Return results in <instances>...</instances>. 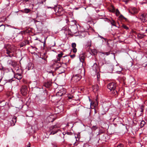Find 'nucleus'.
<instances>
[{
    "mask_svg": "<svg viewBox=\"0 0 147 147\" xmlns=\"http://www.w3.org/2000/svg\"><path fill=\"white\" fill-rule=\"evenodd\" d=\"M5 49H6V53L8 55L7 56V57H11L14 56L13 48L12 46L7 44L5 47Z\"/></svg>",
    "mask_w": 147,
    "mask_h": 147,
    "instance_id": "f257e3e1",
    "label": "nucleus"
},
{
    "mask_svg": "<svg viewBox=\"0 0 147 147\" xmlns=\"http://www.w3.org/2000/svg\"><path fill=\"white\" fill-rule=\"evenodd\" d=\"M78 30L77 26L75 24L74 25L69 26L68 32L69 34H74L76 33Z\"/></svg>",
    "mask_w": 147,
    "mask_h": 147,
    "instance_id": "f03ea898",
    "label": "nucleus"
},
{
    "mask_svg": "<svg viewBox=\"0 0 147 147\" xmlns=\"http://www.w3.org/2000/svg\"><path fill=\"white\" fill-rule=\"evenodd\" d=\"M56 15L58 16H60L63 15L64 13V11L63 8L59 6L58 7H56L54 9Z\"/></svg>",
    "mask_w": 147,
    "mask_h": 147,
    "instance_id": "7ed1b4c3",
    "label": "nucleus"
},
{
    "mask_svg": "<svg viewBox=\"0 0 147 147\" xmlns=\"http://www.w3.org/2000/svg\"><path fill=\"white\" fill-rule=\"evenodd\" d=\"M50 130L51 131L50 134L53 135H54L57 133L59 130L56 125L51 126L50 127Z\"/></svg>",
    "mask_w": 147,
    "mask_h": 147,
    "instance_id": "20e7f679",
    "label": "nucleus"
},
{
    "mask_svg": "<svg viewBox=\"0 0 147 147\" xmlns=\"http://www.w3.org/2000/svg\"><path fill=\"white\" fill-rule=\"evenodd\" d=\"M81 76L79 74H75L73 76L72 80L74 82H77L79 81L81 79Z\"/></svg>",
    "mask_w": 147,
    "mask_h": 147,
    "instance_id": "39448f33",
    "label": "nucleus"
},
{
    "mask_svg": "<svg viewBox=\"0 0 147 147\" xmlns=\"http://www.w3.org/2000/svg\"><path fill=\"white\" fill-rule=\"evenodd\" d=\"M21 93L23 96H25L27 93V88L26 86H23L20 89Z\"/></svg>",
    "mask_w": 147,
    "mask_h": 147,
    "instance_id": "423d86ee",
    "label": "nucleus"
},
{
    "mask_svg": "<svg viewBox=\"0 0 147 147\" xmlns=\"http://www.w3.org/2000/svg\"><path fill=\"white\" fill-rule=\"evenodd\" d=\"M140 19L144 22L147 21V13H144L142 14L140 16Z\"/></svg>",
    "mask_w": 147,
    "mask_h": 147,
    "instance_id": "0eeeda50",
    "label": "nucleus"
},
{
    "mask_svg": "<svg viewBox=\"0 0 147 147\" xmlns=\"http://www.w3.org/2000/svg\"><path fill=\"white\" fill-rule=\"evenodd\" d=\"M116 88V85L113 82L109 83L107 86V88L109 89L111 91L112 90H115Z\"/></svg>",
    "mask_w": 147,
    "mask_h": 147,
    "instance_id": "6e6552de",
    "label": "nucleus"
},
{
    "mask_svg": "<svg viewBox=\"0 0 147 147\" xmlns=\"http://www.w3.org/2000/svg\"><path fill=\"white\" fill-rule=\"evenodd\" d=\"M54 67L55 70H57L59 68L60 69L62 68L61 62L60 63L58 62H55L54 64Z\"/></svg>",
    "mask_w": 147,
    "mask_h": 147,
    "instance_id": "1a4fd4ad",
    "label": "nucleus"
},
{
    "mask_svg": "<svg viewBox=\"0 0 147 147\" xmlns=\"http://www.w3.org/2000/svg\"><path fill=\"white\" fill-rule=\"evenodd\" d=\"M62 66L63 67V69L60 72V73L62 74L65 72V70L67 67V63L66 62L64 63L63 62H61Z\"/></svg>",
    "mask_w": 147,
    "mask_h": 147,
    "instance_id": "9d476101",
    "label": "nucleus"
},
{
    "mask_svg": "<svg viewBox=\"0 0 147 147\" xmlns=\"http://www.w3.org/2000/svg\"><path fill=\"white\" fill-rule=\"evenodd\" d=\"M22 12L25 13H28L31 11V10L29 8H25L23 10H22L20 11Z\"/></svg>",
    "mask_w": 147,
    "mask_h": 147,
    "instance_id": "9b49d317",
    "label": "nucleus"
},
{
    "mask_svg": "<svg viewBox=\"0 0 147 147\" xmlns=\"http://www.w3.org/2000/svg\"><path fill=\"white\" fill-rule=\"evenodd\" d=\"M14 77L18 80H20L22 78L21 74L18 73L14 75Z\"/></svg>",
    "mask_w": 147,
    "mask_h": 147,
    "instance_id": "f8f14e48",
    "label": "nucleus"
},
{
    "mask_svg": "<svg viewBox=\"0 0 147 147\" xmlns=\"http://www.w3.org/2000/svg\"><path fill=\"white\" fill-rule=\"evenodd\" d=\"M91 44L92 41L91 40L89 39L87 41L86 44L85 45V47L86 48H88V49H89L91 46Z\"/></svg>",
    "mask_w": 147,
    "mask_h": 147,
    "instance_id": "ddd939ff",
    "label": "nucleus"
},
{
    "mask_svg": "<svg viewBox=\"0 0 147 147\" xmlns=\"http://www.w3.org/2000/svg\"><path fill=\"white\" fill-rule=\"evenodd\" d=\"M16 122V117L15 116H14L12 118V120L11 122V125L12 126L14 125Z\"/></svg>",
    "mask_w": 147,
    "mask_h": 147,
    "instance_id": "4468645a",
    "label": "nucleus"
},
{
    "mask_svg": "<svg viewBox=\"0 0 147 147\" xmlns=\"http://www.w3.org/2000/svg\"><path fill=\"white\" fill-rule=\"evenodd\" d=\"M82 70L79 67H77L75 69L76 74H79L81 73Z\"/></svg>",
    "mask_w": 147,
    "mask_h": 147,
    "instance_id": "2eb2a0df",
    "label": "nucleus"
},
{
    "mask_svg": "<svg viewBox=\"0 0 147 147\" xmlns=\"http://www.w3.org/2000/svg\"><path fill=\"white\" fill-rule=\"evenodd\" d=\"M51 82L50 81H48L44 83V86L47 88H49L51 85Z\"/></svg>",
    "mask_w": 147,
    "mask_h": 147,
    "instance_id": "dca6fc26",
    "label": "nucleus"
},
{
    "mask_svg": "<svg viewBox=\"0 0 147 147\" xmlns=\"http://www.w3.org/2000/svg\"><path fill=\"white\" fill-rule=\"evenodd\" d=\"M92 67L93 70L96 72L98 68V66L97 64L96 63H95Z\"/></svg>",
    "mask_w": 147,
    "mask_h": 147,
    "instance_id": "f3484780",
    "label": "nucleus"
},
{
    "mask_svg": "<svg viewBox=\"0 0 147 147\" xmlns=\"http://www.w3.org/2000/svg\"><path fill=\"white\" fill-rule=\"evenodd\" d=\"M80 61L82 63V65H83V63L84 62L85 57L83 55H80Z\"/></svg>",
    "mask_w": 147,
    "mask_h": 147,
    "instance_id": "a211bd4d",
    "label": "nucleus"
},
{
    "mask_svg": "<svg viewBox=\"0 0 147 147\" xmlns=\"http://www.w3.org/2000/svg\"><path fill=\"white\" fill-rule=\"evenodd\" d=\"M7 63L9 65H11L13 66H14L16 65V63L15 61L10 60H9L8 61Z\"/></svg>",
    "mask_w": 147,
    "mask_h": 147,
    "instance_id": "6ab92c4d",
    "label": "nucleus"
},
{
    "mask_svg": "<svg viewBox=\"0 0 147 147\" xmlns=\"http://www.w3.org/2000/svg\"><path fill=\"white\" fill-rule=\"evenodd\" d=\"M93 89L96 91H98L100 89L99 85L97 84H96L93 86Z\"/></svg>",
    "mask_w": 147,
    "mask_h": 147,
    "instance_id": "aec40b11",
    "label": "nucleus"
},
{
    "mask_svg": "<svg viewBox=\"0 0 147 147\" xmlns=\"http://www.w3.org/2000/svg\"><path fill=\"white\" fill-rule=\"evenodd\" d=\"M17 37L20 38V40H22L23 37L22 32H21L19 33L17 36Z\"/></svg>",
    "mask_w": 147,
    "mask_h": 147,
    "instance_id": "412c9836",
    "label": "nucleus"
},
{
    "mask_svg": "<svg viewBox=\"0 0 147 147\" xmlns=\"http://www.w3.org/2000/svg\"><path fill=\"white\" fill-rule=\"evenodd\" d=\"M144 35L143 34H137V37L138 38H142L144 37Z\"/></svg>",
    "mask_w": 147,
    "mask_h": 147,
    "instance_id": "4be33fe9",
    "label": "nucleus"
},
{
    "mask_svg": "<svg viewBox=\"0 0 147 147\" xmlns=\"http://www.w3.org/2000/svg\"><path fill=\"white\" fill-rule=\"evenodd\" d=\"M63 55V53H61L60 54H59L58 55V57L59 58H57V59L58 61H59L60 60V58L62 56V55Z\"/></svg>",
    "mask_w": 147,
    "mask_h": 147,
    "instance_id": "5701e85b",
    "label": "nucleus"
},
{
    "mask_svg": "<svg viewBox=\"0 0 147 147\" xmlns=\"http://www.w3.org/2000/svg\"><path fill=\"white\" fill-rule=\"evenodd\" d=\"M112 94H113L114 95H117L118 94V92L117 90H115H115H112Z\"/></svg>",
    "mask_w": 147,
    "mask_h": 147,
    "instance_id": "b1692460",
    "label": "nucleus"
},
{
    "mask_svg": "<svg viewBox=\"0 0 147 147\" xmlns=\"http://www.w3.org/2000/svg\"><path fill=\"white\" fill-rule=\"evenodd\" d=\"M97 83H98L99 84H100L99 80V79L100 78V74L98 73L97 74Z\"/></svg>",
    "mask_w": 147,
    "mask_h": 147,
    "instance_id": "393cba45",
    "label": "nucleus"
},
{
    "mask_svg": "<svg viewBox=\"0 0 147 147\" xmlns=\"http://www.w3.org/2000/svg\"><path fill=\"white\" fill-rule=\"evenodd\" d=\"M47 57H46V58L44 57H43L41 58L43 60H44V62L43 63V64H45L47 63Z\"/></svg>",
    "mask_w": 147,
    "mask_h": 147,
    "instance_id": "a878e982",
    "label": "nucleus"
},
{
    "mask_svg": "<svg viewBox=\"0 0 147 147\" xmlns=\"http://www.w3.org/2000/svg\"><path fill=\"white\" fill-rule=\"evenodd\" d=\"M91 52L93 53V55H96L97 54V52L96 50L92 49L91 50Z\"/></svg>",
    "mask_w": 147,
    "mask_h": 147,
    "instance_id": "bb28decb",
    "label": "nucleus"
},
{
    "mask_svg": "<svg viewBox=\"0 0 147 147\" xmlns=\"http://www.w3.org/2000/svg\"><path fill=\"white\" fill-rule=\"evenodd\" d=\"M109 68L110 69H111L112 71L114 70V69H115L114 65H111L110 66Z\"/></svg>",
    "mask_w": 147,
    "mask_h": 147,
    "instance_id": "cd10ccee",
    "label": "nucleus"
},
{
    "mask_svg": "<svg viewBox=\"0 0 147 147\" xmlns=\"http://www.w3.org/2000/svg\"><path fill=\"white\" fill-rule=\"evenodd\" d=\"M111 23L112 26H116L115 22L113 20L111 21Z\"/></svg>",
    "mask_w": 147,
    "mask_h": 147,
    "instance_id": "c85d7f7f",
    "label": "nucleus"
},
{
    "mask_svg": "<svg viewBox=\"0 0 147 147\" xmlns=\"http://www.w3.org/2000/svg\"><path fill=\"white\" fill-rule=\"evenodd\" d=\"M119 18L120 19H121V20L125 19V20H126V18H125L123 16L121 15L119 17Z\"/></svg>",
    "mask_w": 147,
    "mask_h": 147,
    "instance_id": "c756f323",
    "label": "nucleus"
},
{
    "mask_svg": "<svg viewBox=\"0 0 147 147\" xmlns=\"http://www.w3.org/2000/svg\"><path fill=\"white\" fill-rule=\"evenodd\" d=\"M116 67H119V70H117L116 69V67H115V71H116L117 72H120L121 71V70H122L121 68V67H118V66H117Z\"/></svg>",
    "mask_w": 147,
    "mask_h": 147,
    "instance_id": "7c9ffc66",
    "label": "nucleus"
},
{
    "mask_svg": "<svg viewBox=\"0 0 147 147\" xmlns=\"http://www.w3.org/2000/svg\"><path fill=\"white\" fill-rule=\"evenodd\" d=\"M71 46L73 48H76V44L75 43H73L71 45Z\"/></svg>",
    "mask_w": 147,
    "mask_h": 147,
    "instance_id": "2f4dec72",
    "label": "nucleus"
},
{
    "mask_svg": "<svg viewBox=\"0 0 147 147\" xmlns=\"http://www.w3.org/2000/svg\"><path fill=\"white\" fill-rule=\"evenodd\" d=\"M145 122L144 121H141V127H143L145 124Z\"/></svg>",
    "mask_w": 147,
    "mask_h": 147,
    "instance_id": "473e14b6",
    "label": "nucleus"
},
{
    "mask_svg": "<svg viewBox=\"0 0 147 147\" xmlns=\"http://www.w3.org/2000/svg\"><path fill=\"white\" fill-rule=\"evenodd\" d=\"M1 28L2 30H4L5 28V26L4 25H1L0 26V29Z\"/></svg>",
    "mask_w": 147,
    "mask_h": 147,
    "instance_id": "72a5a7b5",
    "label": "nucleus"
},
{
    "mask_svg": "<svg viewBox=\"0 0 147 147\" xmlns=\"http://www.w3.org/2000/svg\"><path fill=\"white\" fill-rule=\"evenodd\" d=\"M25 45V43L23 42L21 43L20 45V47H22Z\"/></svg>",
    "mask_w": 147,
    "mask_h": 147,
    "instance_id": "f704fd0d",
    "label": "nucleus"
},
{
    "mask_svg": "<svg viewBox=\"0 0 147 147\" xmlns=\"http://www.w3.org/2000/svg\"><path fill=\"white\" fill-rule=\"evenodd\" d=\"M143 106L142 105L140 108V111L141 112H143L144 111Z\"/></svg>",
    "mask_w": 147,
    "mask_h": 147,
    "instance_id": "c9c22d12",
    "label": "nucleus"
},
{
    "mask_svg": "<svg viewBox=\"0 0 147 147\" xmlns=\"http://www.w3.org/2000/svg\"><path fill=\"white\" fill-rule=\"evenodd\" d=\"M53 146V147H57V146L56 144V143L55 142H53L51 143Z\"/></svg>",
    "mask_w": 147,
    "mask_h": 147,
    "instance_id": "e433bc0d",
    "label": "nucleus"
},
{
    "mask_svg": "<svg viewBox=\"0 0 147 147\" xmlns=\"http://www.w3.org/2000/svg\"><path fill=\"white\" fill-rule=\"evenodd\" d=\"M116 14L117 16H118L119 15L120 12L118 9H116Z\"/></svg>",
    "mask_w": 147,
    "mask_h": 147,
    "instance_id": "4c0bfd02",
    "label": "nucleus"
},
{
    "mask_svg": "<svg viewBox=\"0 0 147 147\" xmlns=\"http://www.w3.org/2000/svg\"><path fill=\"white\" fill-rule=\"evenodd\" d=\"M97 129V127L96 126H93L92 127V129L95 130Z\"/></svg>",
    "mask_w": 147,
    "mask_h": 147,
    "instance_id": "58836bf2",
    "label": "nucleus"
},
{
    "mask_svg": "<svg viewBox=\"0 0 147 147\" xmlns=\"http://www.w3.org/2000/svg\"><path fill=\"white\" fill-rule=\"evenodd\" d=\"M122 26L126 30H128L129 29V28L125 25H123Z\"/></svg>",
    "mask_w": 147,
    "mask_h": 147,
    "instance_id": "ea45409f",
    "label": "nucleus"
},
{
    "mask_svg": "<svg viewBox=\"0 0 147 147\" xmlns=\"http://www.w3.org/2000/svg\"><path fill=\"white\" fill-rule=\"evenodd\" d=\"M56 5H55V6L54 7H48L47 6V7L48 9L49 8H51L53 9H54L55 8H56Z\"/></svg>",
    "mask_w": 147,
    "mask_h": 147,
    "instance_id": "a19ab883",
    "label": "nucleus"
},
{
    "mask_svg": "<svg viewBox=\"0 0 147 147\" xmlns=\"http://www.w3.org/2000/svg\"><path fill=\"white\" fill-rule=\"evenodd\" d=\"M65 134H67L68 135H71L72 134V133L70 132H65Z\"/></svg>",
    "mask_w": 147,
    "mask_h": 147,
    "instance_id": "79ce46f5",
    "label": "nucleus"
},
{
    "mask_svg": "<svg viewBox=\"0 0 147 147\" xmlns=\"http://www.w3.org/2000/svg\"><path fill=\"white\" fill-rule=\"evenodd\" d=\"M46 0H42L40 2L38 3L40 4H43V2H45Z\"/></svg>",
    "mask_w": 147,
    "mask_h": 147,
    "instance_id": "37998d69",
    "label": "nucleus"
},
{
    "mask_svg": "<svg viewBox=\"0 0 147 147\" xmlns=\"http://www.w3.org/2000/svg\"><path fill=\"white\" fill-rule=\"evenodd\" d=\"M47 38H45H45H44V42H42V43H43V45H44V46H45V43H46V40L47 39Z\"/></svg>",
    "mask_w": 147,
    "mask_h": 147,
    "instance_id": "c03bdc74",
    "label": "nucleus"
},
{
    "mask_svg": "<svg viewBox=\"0 0 147 147\" xmlns=\"http://www.w3.org/2000/svg\"><path fill=\"white\" fill-rule=\"evenodd\" d=\"M63 67H62L61 68H59V69H58V70L59 71L58 72L59 73V74H61L60 73V72H61V71H62V70L63 69Z\"/></svg>",
    "mask_w": 147,
    "mask_h": 147,
    "instance_id": "a18cd8bd",
    "label": "nucleus"
},
{
    "mask_svg": "<svg viewBox=\"0 0 147 147\" xmlns=\"http://www.w3.org/2000/svg\"><path fill=\"white\" fill-rule=\"evenodd\" d=\"M117 147H123V145L121 144H120L118 145Z\"/></svg>",
    "mask_w": 147,
    "mask_h": 147,
    "instance_id": "49530a36",
    "label": "nucleus"
},
{
    "mask_svg": "<svg viewBox=\"0 0 147 147\" xmlns=\"http://www.w3.org/2000/svg\"><path fill=\"white\" fill-rule=\"evenodd\" d=\"M73 51L74 53H76L77 51V49L76 48H73Z\"/></svg>",
    "mask_w": 147,
    "mask_h": 147,
    "instance_id": "de8ad7c7",
    "label": "nucleus"
},
{
    "mask_svg": "<svg viewBox=\"0 0 147 147\" xmlns=\"http://www.w3.org/2000/svg\"><path fill=\"white\" fill-rule=\"evenodd\" d=\"M68 97L69 99H71L72 98H73V96L70 95V96H68Z\"/></svg>",
    "mask_w": 147,
    "mask_h": 147,
    "instance_id": "09e8293b",
    "label": "nucleus"
},
{
    "mask_svg": "<svg viewBox=\"0 0 147 147\" xmlns=\"http://www.w3.org/2000/svg\"><path fill=\"white\" fill-rule=\"evenodd\" d=\"M23 42L25 43V45L29 43V41L27 40H26Z\"/></svg>",
    "mask_w": 147,
    "mask_h": 147,
    "instance_id": "8fccbe9b",
    "label": "nucleus"
},
{
    "mask_svg": "<svg viewBox=\"0 0 147 147\" xmlns=\"http://www.w3.org/2000/svg\"><path fill=\"white\" fill-rule=\"evenodd\" d=\"M75 55L74 54H73V55H70V57L72 58H74L75 57Z\"/></svg>",
    "mask_w": 147,
    "mask_h": 147,
    "instance_id": "3c124183",
    "label": "nucleus"
},
{
    "mask_svg": "<svg viewBox=\"0 0 147 147\" xmlns=\"http://www.w3.org/2000/svg\"><path fill=\"white\" fill-rule=\"evenodd\" d=\"M102 53L104 54H106L107 55H108L109 54V53L108 52L103 53Z\"/></svg>",
    "mask_w": 147,
    "mask_h": 147,
    "instance_id": "603ef678",
    "label": "nucleus"
},
{
    "mask_svg": "<svg viewBox=\"0 0 147 147\" xmlns=\"http://www.w3.org/2000/svg\"><path fill=\"white\" fill-rule=\"evenodd\" d=\"M99 37L100 38H102V39H105V38H104L103 37H102V36H100V35H99Z\"/></svg>",
    "mask_w": 147,
    "mask_h": 147,
    "instance_id": "864d4df0",
    "label": "nucleus"
},
{
    "mask_svg": "<svg viewBox=\"0 0 147 147\" xmlns=\"http://www.w3.org/2000/svg\"><path fill=\"white\" fill-rule=\"evenodd\" d=\"M28 144H29V145H27V146H27V147H30V143H29V142Z\"/></svg>",
    "mask_w": 147,
    "mask_h": 147,
    "instance_id": "5fc2aeb1",
    "label": "nucleus"
},
{
    "mask_svg": "<svg viewBox=\"0 0 147 147\" xmlns=\"http://www.w3.org/2000/svg\"><path fill=\"white\" fill-rule=\"evenodd\" d=\"M49 73H52V75H53V73H52V71H49Z\"/></svg>",
    "mask_w": 147,
    "mask_h": 147,
    "instance_id": "6e6d98bb",
    "label": "nucleus"
},
{
    "mask_svg": "<svg viewBox=\"0 0 147 147\" xmlns=\"http://www.w3.org/2000/svg\"><path fill=\"white\" fill-rule=\"evenodd\" d=\"M29 0H24L25 2L28 1Z\"/></svg>",
    "mask_w": 147,
    "mask_h": 147,
    "instance_id": "4d7b16f0",
    "label": "nucleus"
},
{
    "mask_svg": "<svg viewBox=\"0 0 147 147\" xmlns=\"http://www.w3.org/2000/svg\"><path fill=\"white\" fill-rule=\"evenodd\" d=\"M41 62H42V63L43 64V63L44 62V60H43V61H42Z\"/></svg>",
    "mask_w": 147,
    "mask_h": 147,
    "instance_id": "13d9d810",
    "label": "nucleus"
},
{
    "mask_svg": "<svg viewBox=\"0 0 147 147\" xmlns=\"http://www.w3.org/2000/svg\"><path fill=\"white\" fill-rule=\"evenodd\" d=\"M63 134L64 135H65V133H64V132L63 133Z\"/></svg>",
    "mask_w": 147,
    "mask_h": 147,
    "instance_id": "bf43d9fd",
    "label": "nucleus"
},
{
    "mask_svg": "<svg viewBox=\"0 0 147 147\" xmlns=\"http://www.w3.org/2000/svg\"><path fill=\"white\" fill-rule=\"evenodd\" d=\"M79 136H80V135H79V134H78V135H77V137H79Z\"/></svg>",
    "mask_w": 147,
    "mask_h": 147,
    "instance_id": "052dcab7",
    "label": "nucleus"
},
{
    "mask_svg": "<svg viewBox=\"0 0 147 147\" xmlns=\"http://www.w3.org/2000/svg\"><path fill=\"white\" fill-rule=\"evenodd\" d=\"M133 32L135 33H136V32L134 31H133Z\"/></svg>",
    "mask_w": 147,
    "mask_h": 147,
    "instance_id": "680f3d73",
    "label": "nucleus"
},
{
    "mask_svg": "<svg viewBox=\"0 0 147 147\" xmlns=\"http://www.w3.org/2000/svg\"><path fill=\"white\" fill-rule=\"evenodd\" d=\"M146 32L147 33V29L146 30Z\"/></svg>",
    "mask_w": 147,
    "mask_h": 147,
    "instance_id": "e2e57ef3",
    "label": "nucleus"
},
{
    "mask_svg": "<svg viewBox=\"0 0 147 147\" xmlns=\"http://www.w3.org/2000/svg\"><path fill=\"white\" fill-rule=\"evenodd\" d=\"M45 55V53H44V55Z\"/></svg>",
    "mask_w": 147,
    "mask_h": 147,
    "instance_id": "0e129e2a",
    "label": "nucleus"
},
{
    "mask_svg": "<svg viewBox=\"0 0 147 147\" xmlns=\"http://www.w3.org/2000/svg\"><path fill=\"white\" fill-rule=\"evenodd\" d=\"M68 61H69V59H68Z\"/></svg>",
    "mask_w": 147,
    "mask_h": 147,
    "instance_id": "69168bd1",
    "label": "nucleus"
},
{
    "mask_svg": "<svg viewBox=\"0 0 147 147\" xmlns=\"http://www.w3.org/2000/svg\"><path fill=\"white\" fill-rule=\"evenodd\" d=\"M40 41L41 42V41L40 40Z\"/></svg>",
    "mask_w": 147,
    "mask_h": 147,
    "instance_id": "338daca9",
    "label": "nucleus"
},
{
    "mask_svg": "<svg viewBox=\"0 0 147 147\" xmlns=\"http://www.w3.org/2000/svg\"><path fill=\"white\" fill-rule=\"evenodd\" d=\"M0 70H1V68H0Z\"/></svg>",
    "mask_w": 147,
    "mask_h": 147,
    "instance_id": "774afa93",
    "label": "nucleus"
}]
</instances>
